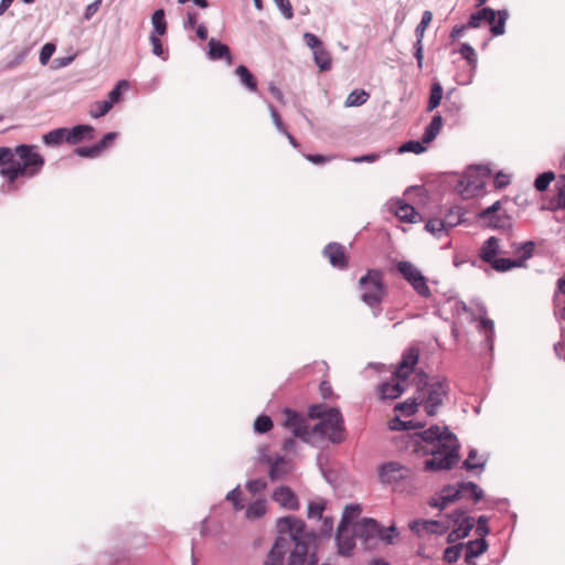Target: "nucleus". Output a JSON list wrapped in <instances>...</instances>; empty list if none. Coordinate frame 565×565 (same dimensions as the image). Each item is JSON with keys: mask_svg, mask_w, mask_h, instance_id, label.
<instances>
[{"mask_svg": "<svg viewBox=\"0 0 565 565\" xmlns=\"http://www.w3.org/2000/svg\"><path fill=\"white\" fill-rule=\"evenodd\" d=\"M380 481L384 484H396L402 480H412L415 472L412 468L398 461H388L377 469Z\"/></svg>", "mask_w": 565, "mask_h": 565, "instance_id": "11", "label": "nucleus"}, {"mask_svg": "<svg viewBox=\"0 0 565 565\" xmlns=\"http://www.w3.org/2000/svg\"><path fill=\"white\" fill-rule=\"evenodd\" d=\"M281 534L277 539H285L284 548L288 552L296 543H308L305 523L295 516H285L278 521Z\"/></svg>", "mask_w": 565, "mask_h": 565, "instance_id": "7", "label": "nucleus"}, {"mask_svg": "<svg viewBox=\"0 0 565 565\" xmlns=\"http://www.w3.org/2000/svg\"><path fill=\"white\" fill-rule=\"evenodd\" d=\"M266 512V502L263 500H257L253 502L246 510V515L248 518H260Z\"/></svg>", "mask_w": 565, "mask_h": 565, "instance_id": "47", "label": "nucleus"}, {"mask_svg": "<svg viewBox=\"0 0 565 565\" xmlns=\"http://www.w3.org/2000/svg\"><path fill=\"white\" fill-rule=\"evenodd\" d=\"M355 537L354 530L349 532V527L338 526L335 534V542L338 546V553L342 556H350L355 547Z\"/></svg>", "mask_w": 565, "mask_h": 565, "instance_id": "15", "label": "nucleus"}, {"mask_svg": "<svg viewBox=\"0 0 565 565\" xmlns=\"http://www.w3.org/2000/svg\"><path fill=\"white\" fill-rule=\"evenodd\" d=\"M312 54H313L315 63L321 71L326 72L331 68V66H332L331 54L328 50L324 49V46L315 51Z\"/></svg>", "mask_w": 565, "mask_h": 565, "instance_id": "32", "label": "nucleus"}, {"mask_svg": "<svg viewBox=\"0 0 565 565\" xmlns=\"http://www.w3.org/2000/svg\"><path fill=\"white\" fill-rule=\"evenodd\" d=\"M109 143H94L89 147H79L74 150V152L79 157L85 158H96L100 156L107 148Z\"/></svg>", "mask_w": 565, "mask_h": 565, "instance_id": "35", "label": "nucleus"}, {"mask_svg": "<svg viewBox=\"0 0 565 565\" xmlns=\"http://www.w3.org/2000/svg\"><path fill=\"white\" fill-rule=\"evenodd\" d=\"M287 565H317L318 557L308 543H296L290 550Z\"/></svg>", "mask_w": 565, "mask_h": 565, "instance_id": "13", "label": "nucleus"}, {"mask_svg": "<svg viewBox=\"0 0 565 565\" xmlns=\"http://www.w3.org/2000/svg\"><path fill=\"white\" fill-rule=\"evenodd\" d=\"M266 487H267V483L264 479H254V480H249L246 483L247 490L254 494L262 492L263 490L266 489Z\"/></svg>", "mask_w": 565, "mask_h": 565, "instance_id": "61", "label": "nucleus"}, {"mask_svg": "<svg viewBox=\"0 0 565 565\" xmlns=\"http://www.w3.org/2000/svg\"><path fill=\"white\" fill-rule=\"evenodd\" d=\"M392 210L395 215L403 222L416 223L420 218L419 213L403 200H396L392 203Z\"/></svg>", "mask_w": 565, "mask_h": 565, "instance_id": "20", "label": "nucleus"}, {"mask_svg": "<svg viewBox=\"0 0 565 565\" xmlns=\"http://www.w3.org/2000/svg\"><path fill=\"white\" fill-rule=\"evenodd\" d=\"M488 548V543L486 539L479 537L473 541H469L466 545V554L465 561L470 564L471 561L481 554H483Z\"/></svg>", "mask_w": 565, "mask_h": 565, "instance_id": "27", "label": "nucleus"}, {"mask_svg": "<svg viewBox=\"0 0 565 565\" xmlns=\"http://www.w3.org/2000/svg\"><path fill=\"white\" fill-rule=\"evenodd\" d=\"M285 544V539H276L263 565H282L284 556L287 553L284 548Z\"/></svg>", "mask_w": 565, "mask_h": 565, "instance_id": "26", "label": "nucleus"}, {"mask_svg": "<svg viewBox=\"0 0 565 565\" xmlns=\"http://www.w3.org/2000/svg\"><path fill=\"white\" fill-rule=\"evenodd\" d=\"M235 75L246 89L253 93L257 92V79L245 65H238L235 68Z\"/></svg>", "mask_w": 565, "mask_h": 565, "instance_id": "28", "label": "nucleus"}, {"mask_svg": "<svg viewBox=\"0 0 565 565\" xmlns=\"http://www.w3.org/2000/svg\"><path fill=\"white\" fill-rule=\"evenodd\" d=\"M7 164L8 167L14 164V150H11L10 148L6 147H0V166Z\"/></svg>", "mask_w": 565, "mask_h": 565, "instance_id": "57", "label": "nucleus"}, {"mask_svg": "<svg viewBox=\"0 0 565 565\" xmlns=\"http://www.w3.org/2000/svg\"><path fill=\"white\" fill-rule=\"evenodd\" d=\"M497 13L495 10L489 7H483L480 10L470 14L468 20V26H472V29L480 28L482 22H487L492 24L495 22Z\"/></svg>", "mask_w": 565, "mask_h": 565, "instance_id": "23", "label": "nucleus"}, {"mask_svg": "<svg viewBox=\"0 0 565 565\" xmlns=\"http://www.w3.org/2000/svg\"><path fill=\"white\" fill-rule=\"evenodd\" d=\"M448 519L447 523H449V525L452 523L454 529L458 531L462 539L467 537L475 526V520L466 515V512L462 510L454 511L448 515Z\"/></svg>", "mask_w": 565, "mask_h": 565, "instance_id": "16", "label": "nucleus"}, {"mask_svg": "<svg viewBox=\"0 0 565 565\" xmlns=\"http://www.w3.org/2000/svg\"><path fill=\"white\" fill-rule=\"evenodd\" d=\"M475 172H478L480 175L484 177V175H489L491 173V170L487 166H478L475 169L470 168L465 175V178L468 180L467 189L472 188L473 190H477L483 185L482 180H470Z\"/></svg>", "mask_w": 565, "mask_h": 565, "instance_id": "34", "label": "nucleus"}, {"mask_svg": "<svg viewBox=\"0 0 565 565\" xmlns=\"http://www.w3.org/2000/svg\"><path fill=\"white\" fill-rule=\"evenodd\" d=\"M477 457V450L476 449H471L468 454V457L467 459L463 461V468L467 469V470H473L476 468H483L484 467V461L482 462H478V463H475L473 462V459Z\"/></svg>", "mask_w": 565, "mask_h": 565, "instance_id": "60", "label": "nucleus"}, {"mask_svg": "<svg viewBox=\"0 0 565 565\" xmlns=\"http://www.w3.org/2000/svg\"><path fill=\"white\" fill-rule=\"evenodd\" d=\"M359 289L361 291V300L365 305L372 309L379 307L386 295L382 271L379 269H369L367 273L360 278Z\"/></svg>", "mask_w": 565, "mask_h": 565, "instance_id": "5", "label": "nucleus"}, {"mask_svg": "<svg viewBox=\"0 0 565 565\" xmlns=\"http://www.w3.org/2000/svg\"><path fill=\"white\" fill-rule=\"evenodd\" d=\"M478 218L492 230L510 231L513 226L511 215L501 210V201H495L492 205L479 212Z\"/></svg>", "mask_w": 565, "mask_h": 565, "instance_id": "9", "label": "nucleus"}, {"mask_svg": "<svg viewBox=\"0 0 565 565\" xmlns=\"http://www.w3.org/2000/svg\"><path fill=\"white\" fill-rule=\"evenodd\" d=\"M443 126L440 116H434L429 125L426 127L420 141H433L439 134Z\"/></svg>", "mask_w": 565, "mask_h": 565, "instance_id": "37", "label": "nucleus"}, {"mask_svg": "<svg viewBox=\"0 0 565 565\" xmlns=\"http://www.w3.org/2000/svg\"><path fill=\"white\" fill-rule=\"evenodd\" d=\"M414 290L422 297L428 298L431 296L430 289L427 286L426 278L423 274L418 275L413 281L409 282Z\"/></svg>", "mask_w": 565, "mask_h": 565, "instance_id": "41", "label": "nucleus"}, {"mask_svg": "<svg viewBox=\"0 0 565 565\" xmlns=\"http://www.w3.org/2000/svg\"><path fill=\"white\" fill-rule=\"evenodd\" d=\"M361 512H362V508L360 504L347 505L343 510L342 518H341L339 525H341L342 527H349L352 524L353 520L359 518Z\"/></svg>", "mask_w": 565, "mask_h": 565, "instance_id": "31", "label": "nucleus"}, {"mask_svg": "<svg viewBox=\"0 0 565 565\" xmlns=\"http://www.w3.org/2000/svg\"><path fill=\"white\" fill-rule=\"evenodd\" d=\"M425 228L429 233L440 236L441 233L447 231V223H444L441 218H430L426 223Z\"/></svg>", "mask_w": 565, "mask_h": 565, "instance_id": "45", "label": "nucleus"}, {"mask_svg": "<svg viewBox=\"0 0 565 565\" xmlns=\"http://www.w3.org/2000/svg\"><path fill=\"white\" fill-rule=\"evenodd\" d=\"M14 156H18L20 161L14 160V164L1 168L0 171L9 182H13L20 175L32 178L39 173L44 164L43 158L39 153L34 152L32 147L26 143L18 146L14 149Z\"/></svg>", "mask_w": 565, "mask_h": 565, "instance_id": "3", "label": "nucleus"}, {"mask_svg": "<svg viewBox=\"0 0 565 565\" xmlns=\"http://www.w3.org/2000/svg\"><path fill=\"white\" fill-rule=\"evenodd\" d=\"M418 379V398L423 403L426 413L434 416L437 408L443 404L448 393V385L445 380L433 377L428 381V376L424 372L417 373Z\"/></svg>", "mask_w": 565, "mask_h": 565, "instance_id": "4", "label": "nucleus"}, {"mask_svg": "<svg viewBox=\"0 0 565 565\" xmlns=\"http://www.w3.org/2000/svg\"><path fill=\"white\" fill-rule=\"evenodd\" d=\"M554 178L555 174L552 171L541 173L534 181L535 189L540 192L545 191Z\"/></svg>", "mask_w": 565, "mask_h": 565, "instance_id": "44", "label": "nucleus"}, {"mask_svg": "<svg viewBox=\"0 0 565 565\" xmlns=\"http://www.w3.org/2000/svg\"><path fill=\"white\" fill-rule=\"evenodd\" d=\"M95 129L89 125H77L73 128H56L42 136V141H83L94 140Z\"/></svg>", "mask_w": 565, "mask_h": 565, "instance_id": "8", "label": "nucleus"}, {"mask_svg": "<svg viewBox=\"0 0 565 565\" xmlns=\"http://www.w3.org/2000/svg\"><path fill=\"white\" fill-rule=\"evenodd\" d=\"M455 491H458L459 498H471L475 502L480 501L483 498V490L479 488L475 482H460L455 487Z\"/></svg>", "mask_w": 565, "mask_h": 565, "instance_id": "25", "label": "nucleus"}, {"mask_svg": "<svg viewBox=\"0 0 565 565\" xmlns=\"http://www.w3.org/2000/svg\"><path fill=\"white\" fill-rule=\"evenodd\" d=\"M419 359V351L416 348L407 349L402 356L395 372L393 382H384L379 386V394L382 399H395L405 391V382L413 373L414 366Z\"/></svg>", "mask_w": 565, "mask_h": 565, "instance_id": "2", "label": "nucleus"}, {"mask_svg": "<svg viewBox=\"0 0 565 565\" xmlns=\"http://www.w3.org/2000/svg\"><path fill=\"white\" fill-rule=\"evenodd\" d=\"M462 544L449 546L444 552V559L451 564L458 561L461 555Z\"/></svg>", "mask_w": 565, "mask_h": 565, "instance_id": "50", "label": "nucleus"}, {"mask_svg": "<svg viewBox=\"0 0 565 565\" xmlns=\"http://www.w3.org/2000/svg\"><path fill=\"white\" fill-rule=\"evenodd\" d=\"M431 20H433V13L428 10L424 11L423 15H422V20L415 29L416 40L420 39V41L423 42L425 31H426L427 26L429 25V23L431 22Z\"/></svg>", "mask_w": 565, "mask_h": 565, "instance_id": "43", "label": "nucleus"}, {"mask_svg": "<svg viewBox=\"0 0 565 565\" xmlns=\"http://www.w3.org/2000/svg\"><path fill=\"white\" fill-rule=\"evenodd\" d=\"M476 533L482 539L489 533L488 518L486 515L478 518Z\"/></svg>", "mask_w": 565, "mask_h": 565, "instance_id": "64", "label": "nucleus"}, {"mask_svg": "<svg viewBox=\"0 0 565 565\" xmlns=\"http://www.w3.org/2000/svg\"><path fill=\"white\" fill-rule=\"evenodd\" d=\"M323 255L333 267L343 269L348 266L344 247L339 243H329L323 249Z\"/></svg>", "mask_w": 565, "mask_h": 565, "instance_id": "18", "label": "nucleus"}, {"mask_svg": "<svg viewBox=\"0 0 565 565\" xmlns=\"http://www.w3.org/2000/svg\"><path fill=\"white\" fill-rule=\"evenodd\" d=\"M281 14L286 19H291L294 17V10L289 0H274Z\"/></svg>", "mask_w": 565, "mask_h": 565, "instance_id": "59", "label": "nucleus"}, {"mask_svg": "<svg viewBox=\"0 0 565 565\" xmlns=\"http://www.w3.org/2000/svg\"><path fill=\"white\" fill-rule=\"evenodd\" d=\"M284 426L292 431V434L306 443L312 441L311 428L308 427L306 419L291 409L285 411Z\"/></svg>", "mask_w": 565, "mask_h": 565, "instance_id": "12", "label": "nucleus"}, {"mask_svg": "<svg viewBox=\"0 0 565 565\" xmlns=\"http://www.w3.org/2000/svg\"><path fill=\"white\" fill-rule=\"evenodd\" d=\"M324 511V504L319 502H310L308 505V516L309 518H322V513Z\"/></svg>", "mask_w": 565, "mask_h": 565, "instance_id": "63", "label": "nucleus"}, {"mask_svg": "<svg viewBox=\"0 0 565 565\" xmlns=\"http://www.w3.org/2000/svg\"><path fill=\"white\" fill-rule=\"evenodd\" d=\"M271 427H273V420L270 419L269 416H266V415L258 416L254 423V429L260 434H265V433L269 431L271 429Z\"/></svg>", "mask_w": 565, "mask_h": 565, "instance_id": "49", "label": "nucleus"}, {"mask_svg": "<svg viewBox=\"0 0 565 565\" xmlns=\"http://www.w3.org/2000/svg\"><path fill=\"white\" fill-rule=\"evenodd\" d=\"M289 473L288 462L284 457L278 456L274 461H270L269 478L273 481L282 479Z\"/></svg>", "mask_w": 565, "mask_h": 565, "instance_id": "29", "label": "nucleus"}, {"mask_svg": "<svg viewBox=\"0 0 565 565\" xmlns=\"http://www.w3.org/2000/svg\"><path fill=\"white\" fill-rule=\"evenodd\" d=\"M354 535L364 540L365 542L377 537L380 532V525L374 519L364 518L352 525Z\"/></svg>", "mask_w": 565, "mask_h": 565, "instance_id": "17", "label": "nucleus"}, {"mask_svg": "<svg viewBox=\"0 0 565 565\" xmlns=\"http://www.w3.org/2000/svg\"><path fill=\"white\" fill-rule=\"evenodd\" d=\"M427 150V147L424 146V143H402L401 147H398L397 152L398 153H405V152H414V153H422Z\"/></svg>", "mask_w": 565, "mask_h": 565, "instance_id": "56", "label": "nucleus"}, {"mask_svg": "<svg viewBox=\"0 0 565 565\" xmlns=\"http://www.w3.org/2000/svg\"><path fill=\"white\" fill-rule=\"evenodd\" d=\"M413 451L431 456L424 463L426 471L450 470L459 461V443L447 427L443 430L433 425L428 429L409 437Z\"/></svg>", "mask_w": 565, "mask_h": 565, "instance_id": "1", "label": "nucleus"}, {"mask_svg": "<svg viewBox=\"0 0 565 565\" xmlns=\"http://www.w3.org/2000/svg\"><path fill=\"white\" fill-rule=\"evenodd\" d=\"M56 50V46L54 43H45L42 49H41V52H40V63L42 65H46L49 63V61L51 60L52 55L54 54Z\"/></svg>", "mask_w": 565, "mask_h": 565, "instance_id": "54", "label": "nucleus"}, {"mask_svg": "<svg viewBox=\"0 0 565 565\" xmlns=\"http://www.w3.org/2000/svg\"><path fill=\"white\" fill-rule=\"evenodd\" d=\"M500 253L499 239L495 236H491L486 239L480 247L479 257L484 263L490 264L497 255Z\"/></svg>", "mask_w": 565, "mask_h": 565, "instance_id": "24", "label": "nucleus"}, {"mask_svg": "<svg viewBox=\"0 0 565 565\" xmlns=\"http://www.w3.org/2000/svg\"><path fill=\"white\" fill-rule=\"evenodd\" d=\"M128 87V82L126 79L119 81L116 86L109 92L108 99L106 102H111V106L114 103H117L121 96V89Z\"/></svg>", "mask_w": 565, "mask_h": 565, "instance_id": "53", "label": "nucleus"}, {"mask_svg": "<svg viewBox=\"0 0 565 565\" xmlns=\"http://www.w3.org/2000/svg\"><path fill=\"white\" fill-rule=\"evenodd\" d=\"M209 57L210 60H225L228 65L233 64V57L230 51V47L222 42L211 39L209 41Z\"/></svg>", "mask_w": 565, "mask_h": 565, "instance_id": "21", "label": "nucleus"}, {"mask_svg": "<svg viewBox=\"0 0 565 565\" xmlns=\"http://www.w3.org/2000/svg\"><path fill=\"white\" fill-rule=\"evenodd\" d=\"M111 102L100 100L96 102L90 109V115L95 118L106 115L111 109Z\"/></svg>", "mask_w": 565, "mask_h": 565, "instance_id": "52", "label": "nucleus"}, {"mask_svg": "<svg viewBox=\"0 0 565 565\" xmlns=\"http://www.w3.org/2000/svg\"><path fill=\"white\" fill-rule=\"evenodd\" d=\"M462 215L459 209H451L449 213L446 215V218L443 220L444 223H447V230L450 227H455L459 223H461Z\"/></svg>", "mask_w": 565, "mask_h": 565, "instance_id": "55", "label": "nucleus"}, {"mask_svg": "<svg viewBox=\"0 0 565 565\" xmlns=\"http://www.w3.org/2000/svg\"><path fill=\"white\" fill-rule=\"evenodd\" d=\"M397 269L408 282L413 281L418 275L422 274L418 268H416L411 262L407 260L398 262Z\"/></svg>", "mask_w": 565, "mask_h": 565, "instance_id": "39", "label": "nucleus"}, {"mask_svg": "<svg viewBox=\"0 0 565 565\" xmlns=\"http://www.w3.org/2000/svg\"><path fill=\"white\" fill-rule=\"evenodd\" d=\"M479 329L486 332V340L489 342V345H492V338L494 334V323L491 319L481 318L479 323Z\"/></svg>", "mask_w": 565, "mask_h": 565, "instance_id": "51", "label": "nucleus"}, {"mask_svg": "<svg viewBox=\"0 0 565 565\" xmlns=\"http://www.w3.org/2000/svg\"><path fill=\"white\" fill-rule=\"evenodd\" d=\"M419 405H423V403L419 401L417 395L396 404L395 411H399L404 416H411L417 412Z\"/></svg>", "mask_w": 565, "mask_h": 565, "instance_id": "38", "label": "nucleus"}, {"mask_svg": "<svg viewBox=\"0 0 565 565\" xmlns=\"http://www.w3.org/2000/svg\"><path fill=\"white\" fill-rule=\"evenodd\" d=\"M535 249V243L533 241H527L521 244L516 252L522 250L521 257L516 258H504V257H495L490 266L492 269L499 273H505L513 268H521L525 266V262L533 256Z\"/></svg>", "mask_w": 565, "mask_h": 565, "instance_id": "10", "label": "nucleus"}, {"mask_svg": "<svg viewBox=\"0 0 565 565\" xmlns=\"http://www.w3.org/2000/svg\"><path fill=\"white\" fill-rule=\"evenodd\" d=\"M152 31L150 34L164 35L168 31L166 13L163 9H157L151 15Z\"/></svg>", "mask_w": 565, "mask_h": 565, "instance_id": "30", "label": "nucleus"}, {"mask_svg": "<svg viewBox=\"0 0 565 565\" xmlns=\"http://www.w3.org/2000/svg\"><path fill=\"white\" fill-rule=\"evenodd\" d=\"M273 499L282 508L294 511L299 509L298 499L295 492L289 487H278L273 493Z\"/></svg>", "mask_w": 565, "mask_h": 565, "instance_id": "19", "label": "nucleus"}, {"mask_svg": "<svg viewBox=\"0 0 565 565\" xmlns=\"http://www.w3.org/2000/svg\"><path fill=\"white\" fill-rule=\"evenodd\" d=\"M312 439L315 437H328L333 444H340L343 439L344 426L343 417L339 408H330V413L320 419L312 428Z\"/></svg>", "mask_w": 565, "mask_h": 565, "instance_id": "6", "label": "nucleus"}, {"mask_svg": "<svg viewBox=\"0 0 565 565\" xmlns=\"http://www.w3.org/2000/svg\"><path fill=\"white\" fill-rule=\"evenodd\" d=\"M303 41L306 45L312 50V53L323 46L322 41L310 32L303 34Z\"/></svg>", "mask_w": 565, "mask_h": 565, "instance_id": "58", "label": "nucleus"}, {"mask_svg": "<svg viewBox=\"0 0 565 565\" xmlns=\"http://www.w3.org/2000/svg\"><path fill=\"white\" fill-rule=\"evenodd\" d=\"M498 20L495 23H492L490 31L494 36H499L504 34L505 32V23L509 19V12L508 10H499L495 11Z\"/></svg>", "mask_w": 565, "mask_h": 565, "instance_id": "40", "label": "nucleus"}, {"mask_svg": "<svg viewBox=\"0 0 565 565\" xmlns=\"http://www.w3.org/2000/svg\"><path fill=\"white\" fill-rule=\"evenodd\" d=\"M370 97V94L364 89H354L352 90L345 102V107H356L365 104Z\"/></svg>", "mask_w": 565, "mask_h": 565, "instance_id": "36", "label": "nucleus"}, {"mask_svg": "<svg viewBox=\"0 0 565 565\" xmlns=\"http://www.w3.org/2000/svg\"><path fill=\"white\" fill-rule=\"evenodd\" d=\"M458 500V491H455V486H446L441 489L438 497L429 500V505L444 510L451 502Z\"/></svg>", "mask_w": 565, "mask_h": 565, "instance_id": "22", "label": "nucleus"}, {"mask_svg": "<svg viewBox=\"0 0 565 565\" xmlns=\"http://www.w3.org/2000/svg\"><path fill=\"white\" fill-rule=\"evenodd\" d=\"M444 89L441 84L438 81H435L430 86L429 99L427 105V110L433 111L440 105L443 99Z\"/></svg>", "mask_w": 565, "mask_h": 565, "instance_id": "33", "label": "nucleus"}, {"mask_svg": "<svg viewBox=\"0 0 565 565\" xmlns=\"http://www.w3.org/2000/svg\"><path fill=\"white\" fill-rule=\"evenodd\" d=\"M330 408L329 406H327L326 404H315V405H311L308 409V416L312 419H322L327 416V414L330 413Z\"/></svg>", "mask_w": 565, "mask_h": 565, "instance_id": "46", "label": "nucleus"}, {"mask_svg": "<svg viewBox=\"0 0 565 565\" xmlns=\"http://www.w3.org/2000/svg\"><path fill=\"white\" fill-rule=\"evenodd\" d=\"M554 316L556 319L565 321V301L558 299L557 292L554 295Z\"/></svg>", "mask_w": 565, "mask_h": 565, "instance_id": "62", "label": "nucleus"}, {"mask_svg": "<svg viewBox=\"0 0 565 565\" xmlns=\"http://www.w3.org/2000/svg\"><path fill=\"white\" fill-rule=\"evenodd\" d=\"M409 526L418 536L426 533L444 534L449 530V523L437 520H416Z\"/></svg>", "mask_w": 565, "mask_h": 565, "instance_id": "14", "label": "nucleus"}, {"mask_svg": "<svg viewBox=\"0 0 565 565\" xmlns=\"http://www.w3.org/2000/svg\"><path fill=\"white\" fill-rule=\"evenodd\" d=\"M459 53L461 54L462 58H465L472 68L477 67V62H478L477 53H476L475 49L469 43H462L460 46Z\"/></svg>", "mask_w": 565, "mask_h": 565, "instance_id": "42", "label": "nucleus"}, {"mask_svg": "<svg viewBox=\"0 0 565 565\" xmlns=\"http://www.w3.org/2000/svg\"><path fill=\"white\" fill-rule=\"evenodd\" d=\"M160 36L161 35L150 34L149 41L152 46V53L156 56L161 57L163 61H166L168 58V55L166 54V52L163 50V45L160 40Z\"/></svg>", "mask_w": 565, "mask_h": 565, "instance_id": "48", "label": "nucleus"}]
</instances>
